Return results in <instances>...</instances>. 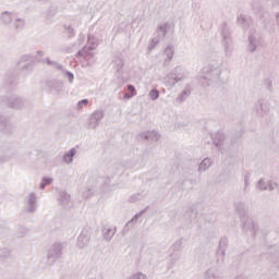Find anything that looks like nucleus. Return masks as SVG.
<instances>
[{
  "instance_id": "f257e3e1",
  "label": "nucleus",
  "mask_w": 279,
  "mask_h": 279,
  "mask_svg": "<svg viewBox=\"0 0 279 279\" xmlns=\"http://www.w3.org/2000/svg\"><path fill=\"white\" fill-rule=\"evenodd\" d=\"M66 247V242L60 243L57 242L52 244L47 252V258L50 260V263H56L58 258L62 257V250Z\"/></svg>"
},
{
  "instance_id": "f03ea898",
  "label": "nucleus",
  "mask_w": 279,
  "mask_h": 279,
  "mask_svg": "<svg viewBox=\"0 0 279 279\" xmlns=\"http://www.w3.org/2000/svg\"><path fill=\"white\" fill-rule=\"evenodd\" d=\"M44 64L50 66V69H54V71H59L62 76L68 77L69 82H71V71L65 70L64 65L58 61H53L50 58H46L43 60Z\"/></svg>"
},
{
  "instance_id": "7ed1b4c3",
  "label": "nucleus",
  "mask_w": 279,
  "mask_h": 279,
  "mask_svg": "<svg viewBox=\"0 0 279 279\" xmlns=\"http://www.w3.org/2000/svg\"><path fill=\"white\" fill-rule=\"evenodd\" d=\"M38 195L36 193L32 192L29 193L25 198V210L29 215H34L36 210H38V204H37Z\"/></svg>"
},
{
  "instance_id": "20e7f679",
  "label": "nucleus",
  "mask_w": 279,
  "mask_h": 279,
  "mask_svg": "<svg viewBox=\"0 0 279 279\" xmlns=\"http://www.w3.org/2000/svg\"><path fill=\"white\" fill-rule=\"evenodd\" d=\"M58 202L59 206H62L65 210H71V194H68L66 191H59Z\"/></svg>"
},
{
  "instance_id": "39448f33",
  "label": "nucleus",
  "mask_w": 279,
  "mask_h": 279,
  "mask_svg": "<svg viewBox=\"0 0 279 279\" xmlns=\"http://www.w3.org/2000/svg\"><path fill=\"white\" fill-rule=\"evenodd\" d=\"M34 61V57L32 54H24L21 57L19 66L22 71H32V63Z\"/></svg>"
},
{
  "instance_id": "423d86ee",
  "label": "nucleus",
  "mask_w": 279,
  "mask_h": 279,
  "mask_svg": "<svg viewBox=\"0 0 279 279\" xmlns=\"http://www.w3.org/2000/svg\"><path fill=\"white\" fill-rule=\"evenodd\" d=\"M50 92L54 93L56 95H60L64 90V83L60 81H51L48 83Z\"/></svg>"
},
{
  "instance_id": "0eeeda50",
  "label": "nucleus",
  "mask_w": 279,
  "mask_h": 279,
  "mask_svg": "<svg viewBox=\"0 0 279 279\" xmlns=\"http://www.w3.org/2000/svg\"><path fill=\"white\" fill-rule=\"evenodd\" d=\"M7 104L9 108H23V106H25V99L22 97L12 96Z\"/></svg>"
},
{
  "instance_id": "6e6552de",
  "label": "nucleus",
  "mask_w": 279,
  "mask_h": 279,
  "mask_svg": "<svg viewBox=\"0 0 279 279\" xmlns=\"http://www.w3.org/2000/svg\"><path fill=\"white\" fill-rule=\"evenodd\" d=\"M12 258V253L9 248H0V263H5Z\"/></svg>"
},
{
  "instance_id": "1a4fd4ad",
  "label": "nucleus",
  "mask_w": 279,
  "mask_h": 279,
  "mask_svg": "<svg viewBox=\"0 0 279 279\" xmlns=\"http://www.w3.org/2000/svg\"><path fill=\"white\" fill-rule=\"evenodd\" d=\"M0 19L4 25H10V23H12V13L3 11L0 15Z\"/></svg>"
},
{
  "instance_id": "9d476101",
  "label": "nucleus",
  "mask_w": 279,
  "mask_h": 279,
  "mask_svg": "<svg viewBox=\"0 0 279 279\" xmlns=\"http://www.w3.org/2000/svg\"><path fill=\"white\" fill-rule=\"evenodd\" d=\"M129 92L131 93V94H125L124 95V98L125 99H131V97H134V95H136V89L134 88V86H132V85H129Z\"/></svg>"
},
{
  "instance_id": "9b49d317",
  "label": "nucleus",
  "mask_w": 279,
  "mask_h": 279,
  "mask_svg": "<svg viewBox=\"0 0 279 279\" xmlns=\"http://www.w3.org/2000/svg\"><path fill=\"white\" fill-rule=\"evenodd\" d=\"M0 128L8 130V120L3 116H0Z\"/></svg>"
},
{
  "instance_id": "f8f14e48",
  "label": "nucleus",
  "mask_w": 279,
  "mask_h": 279,
  "mask_svg": "<svg viewBox=\"0 0 279 279\" xmlns=\"http://www.w3.org/2000/svg\"><path fill=\"white\" fill-rule=\"evenodd\" d=\"M63 162H65V165H71V150H68L64 156H63Z\"/></svg>"
},
{
  "instance_id": "ddd939ff",
  "label": "nucleus",
  "mask_w": 279,
  "mask_h": 279,
  "mask_svg": "<svg viewBox=\"0 0 279 279\" xmlns=\"http://www.w3.org/2000/svg\"><path fill=\"white\" fill-rule=\"evenodd\" d=\"M17 234H19V236H21V238L25 236V235L27 234V228H25V227H20V228L17 229Z\"/></svg>"
},
{
  "instance_id": "4468645a",
  "label": "nucleus",
  "mask_w": 279,
  "mask_h": 279,
  "mask_svg": "<svg viewBox=\"0 0 279 279\" xmlns=\"http://www.w3.org/2000/svg\"><path fill=\"white\" fill-rule=\"evenodd\" d=\"M23 25H25V22L22 19H17L15 22V28L21 29L23 28Z\"/></svg>"
},
{
  "instance_id": "2eb2a0df",
  "label": "nucleus",
  "mask_w": 279,
  "mask_h": 279,
  "mask_svg": "<svg viewBox=\"0 0 279 279\" xmlns=\"http://www.w3.org/2000/svg\"><path fill=\"white\" fill-rule=\"evenodd\" d=\"M41 180H43V181L46 183V185H48V186H49V184H51V183L53 182V178H49V177H44Z\"/></svg>"
},
{
  "instance_id": "dca6fc26",
  "label": "nucleus",
  "mask_w": 279,
  "mask_h": 279,
  "mask_svg": "<svg viewBox=\"0 0 279 279\" xmlns=\"http://www.w3.org/2000/svg\"><path fill=\"white\" fill-rule=\"evenodd\" d=\"M158 97H159L158 90L153 89V90L150 92V98H151V99H158Z\"/></svg>"
},
{
  "instance_id": "f3484780",
  "label": "nucleus",
  "mask_w": 279,
  "mask_h": 279,
  "mask_svg": "<svg viewBox=\"0 0 279 279\" xmlns=\"http://www.w3.org/2000/svg\"><path fill=\"white\" fill-rule=\"evenodd\" d=\"M84 106H88V100L84 99L78 102V108H84Z\"/></svg>"
},
{
  "instance_id": "a211bd4d",
  "label": "nucleus",
  "mask_w": 279,
  "mask_h": 279,
  "mask_svg": "<svg viewBox=\"0 0 279 279\" xmlns=\"http://www.w3.org/2000/svg\"><path fill=\"white\" fill-rule=\"evenodd\" d=\"M46 186H47V183L41 180V183H40V185H39V189H40L41 191H44V189H46Z\"/></svg>"
},
{
  "instance_id": "6ab92c4d",
  "label": "nucleus",
  "mask_w": 279,
  "mask_h": 279,
  "mask_svg": "<svg viewBox=\"0 0 279 279\" xmlns=\"http://www.w3.org/2000/svg\"><path fill=\"white\" fill-rule=\"evenodd\" d=\"M64 29L68 34H71V25H65Z\"/></svg>"
},
{
  "instance_id": "aec40b11",
  "label": "nucleus",
  "mask_w": 279,
  "mask_h": 279,
  "mask_svg": "<svg viewBox=\"0 0 279 279\" xmlns=\"http://www.w3.org/2000/svg\"><path fill=\"white\" fill-rule=\"evenodd\" d=\"M37 56L38 58H43V56H45V52L43 50H38Z\"/></svg>"
},
{
  "instance_id": "412c9836",
  "label": "nucleus",
  "mask_w": 279,
  "mask_h": 279,
  "mask_svg": "<svg viewBox=\"0 0 279 279\" xmlns=\"http://www.w3.org/2000/svg\"><path fill=\"white\" fill-rule=\"evenodd\" d=\"M5 160H8V158H5V157H0V165L3 163V162H5Z\"/></svg>"
}]
</instances>
